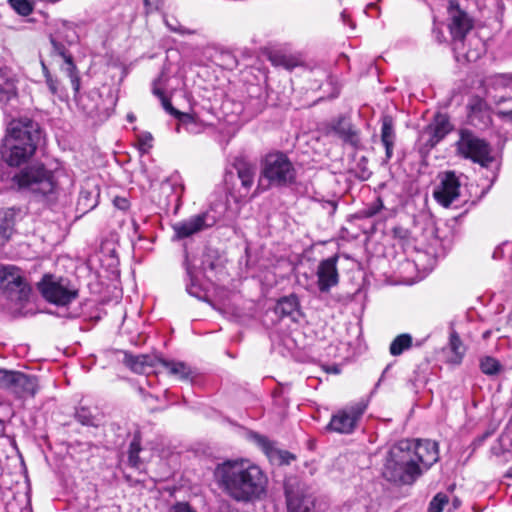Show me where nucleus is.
<instances>
[{
  "label": "nucleus",
  "instance_id": "nucleus-1",
  "mask_svg": "<svg viewBox=\"0 0 512 512\" xmlns=\"http://www.w3.org/2000/svg\"><path fill=\"white\" fill-rule=\"evenodd\" d=\"M45 144L46 131L38 121L29 116L12 118L0 140V184L10 192L52 204L59 190L56 171L33 160Z\"/></svg>",
  "mask_w": 512,
  "mask_h": 512
},
{
  "label": "nucleus",
  "instance_id": "nucleus-2",
  "mask_svg": "<svg viewBox=\"0 0 512 512\" xmlns=\"http://www.w3.org/2000/svg\"><path fill=\"white\" fill-rule=\"evenodd\" d=\"M218 486L236 502L250 504L267 495L268 478L264 471L248 461L226 460L214 471Z\"/></svg>",
  "mask_w": 512,
  "mask_h": 512
},
{
  "label": "nucleus",
  "instance_id": "nucleus-3",
  "mask_svg": "<svg viewBox=\"0 0 512 512\" xmlns=\"http://www.w3.org/2000/svg\"><path fill=\"white\" fill-rule=\"evenodd\" d=\"M0 287L5 299L3 309L13 317H26L35 312L29 308L32 288L19 270L12 265L0 268Z\"/></svg>",
  "mask_w": 512,
  "mask_h": 512
},
{
  "label": "nucleus",
  "instance_id": "nucleus-4",
  "mask_svg": "<svg viewBox=\"0 0 512 512\" xmlns=\"http://www.w3.org/2000/svg\"><path fill=\"white\" fill-rule=\"evenodd\" d=\"M409 445L408 439H403L389 449L381 472L387 482L410 486L423 474L421 466L410 456Z\"/></svg>",
  "mask_w": 512,
  "mask_h": 512
},
{
  "label": "nucleus",
  "instance_id": "nucleus-5",
  "mask_svg": "<svg viewBox=\"0 0 512 512\" xmlns=\"http://www.w3.org/2000/svg\"><path fill=\"white\" fill-rule=\"evenodd\" d=\"M37 289L47 302L66 308L63 312L48 311L49 314L67 319L80 316L79 310L71 311L68 308V305L79 297V289L69 278L50 273L44 274L37 283Z\"/></svg>",
  "mask_w": 512,
  "mask_h": 512
},
{
  "label": "nucleus",
  "instance_id": "nucleus-6",
  "mask_svg": "<svg viewBox=\"0 0 512 512\" xmlns=\"http://www.w3.org/2000/svg\"><path fill=\"white\" fill-rule=\"evenodd\" d=\"M268 187L287 188L297 182V170L288 155L280 150L265 154L260 160L259 182Z\"/></svg>",
  "mask_w": 512,
  "mask_h": 512
},
{
  "label": "nucleus",
  "instance_id": "nucleus-7",
  "mask_svg": "<svg viewBox=\"0 0 512 512\" xmlns=\"http://www.w3.org/2000/svg\"><path fill=\"white\" fill-rule=\"evenodd\" d=\"M455 145L458 155L482 167H488L494 161L489 143L468 129L460 130Z\"/></svg>",
  "mask_w": 512,
  "mask_h": 512
},
{
  "label": "nucleus",
  "instance_id": "nucleus-8",
  "mask_svg": "<svg viewBox=\"0 0 512 512\" xmlns=\"http://www.w3.org/2000/svg\"><path fill=\"white\" fill-rule=\"evenodd\" d=\"M79 40L78 34H50L53 52L63 58L64 64L61 69L70 78L72 88L76 91V94L80 86V77L69 47L77 44Z\"/></svg>",
  "mask_w": 512,
  "mask_h": 512
},
{
  "label": "nucleus",
  "instance_id": "nucleus-9",
  "mask_svg": "<svg viewBox=\"0 0 512 512\" xmlns=\"http://www.w3.org/2000/svg\"><path fill=\"white\" fill-rule=\"evenodd\" d=\"M220 215L214 210L213 207L193 215L188 219L172 224L174 235L173 241H179L193 236L201 231L213 227L219 221Z\"/></svg>",
  "mask_w": 512,
  "mask_h": 512
},
{
  "label": "nucleus",
  "instance_id": "nucleus-10",
  "mask_svg": "<svg viewBox=\"0 0 512 512\" xmlns=\"http://www.w3.org/2000/svg\"><path fill=\"white\" fill-rule=\"evenodd\" d=\"M451 49L457 62H475L485 51L478 34H450Z\"/></svg>",
  "mask_w": 512,
  "mask_h": 512
},
{
  "label": "nucleus",
  "instance_id": "nucleus-11",
  "mask_svg": "<svg viewBox=\"0 0 512 512\" xmlns=\"http://www.w3.org/2000/svg\"><path fill=\"white\" fill-rule=\"evenodd\" d=\"M366 408L367 405L361 401L337 411L332 415L326 430L339 434L353 433Z\"/></svg>",
  "mask_w": 512,
  "mask_h": 512
},
{
  "label": "nucleus",
  "instance_id": "nucleus-12",
  "mask_svg": "<svg viewBox=\"0 0 512 512\" xmlns=\"http://www.w3.org/2000/svg\"><path fill=\"white\" fill-rule=\"evenodd\" d=\"M453 129L454 126L450 122V117L445 113L437 112L421 134V150L430 151L453 131Z\"/></svg>",
  "mask_w": 512,
  "mask_h": 512
},
{
  "label": "nucleus",
  "instance_id": "nucleus-13",
  "mask_svg": "<svg viewBox=\"0 0 512 512\" xmlns=\"http://www.w3.org/2000/svg\"><path fill=\"white\" fill-rule=\"evenodd\" d=\"M27 217L20 206L0 209V247L4 248L14 236L19 234V226Z\"/></svg>",
  "mask_w": 512,
  "mask_h": 512
},
{
  "label": "nucleus",
  "instance_id": "nucleus-14",
  "mask_svg": "<svg viewBox=\"0 0 512 512\" xmlns=\"http://www.w3.org/2000/svg\"><path fill=\"white\" fill-rule=\"evenodd\" d=\"M409 452L412 460L427 471L439 460V446L430 439L409 440Z\"/></svg>",
  "mask_w": 512,
  "mask_h": 512
},
{
  "label": "nucleus",
  "instance_id": "nucleus-15",
  "mask_svg": "<svg viewBox=\"0 0 512 512\" xmlns=\"http://www.w3.org/2000/svg\"><path fill=\"white\" fill-rule=\"evenodd\" d=\"M460 181L454 171H446L440 176V183L433 191L434 199L448 208L460 196Z\"/></svg>",
  "mask_w": 512,
  "mask_h": 512
},
{
  "label": "nucleus",
  "instance_id": "nucleus-16",
  "mask_svg": "<svg viewBox=\"0 0 512 512\" xmlns=\"http://www.w3.org/2000/svg\"><path fill=\"white\" fill-rule=\"evenodd\" d=\"M447 22L450 32H470L474 28L475 19L458 0H449Z\"/></svg>",
  "mask_w": 512,
  "mask_h": 512
},
{
  "label": "nucleus",
  "instance_id": "nucleus-17",
  "mask_svg": "<svg viewBox=\"0 0 512 512\" xmlns=\"http://www.w3.org/2000/svg\"><path fill=\"white\" fill-rule=\"evenodd\" d=\"M339 256L334 254L319 262L317 267V286L320 292L327 293L339 283L337 263Z\"/></svg>",
  "mask_w": 512,
  "mask_h": 512
},
{
  "label": "nucleus",
  "instance_id": "nucleus-18",
  "mask_svg": "<svg viewBox=\"0 0 512 512\" xmlns=\"http://www.w3.org/2000/svg\"><path fill=\"white\" fill-rule=\"evenodd\" d=\"M327 131L328 133H334L345 144H349L355 149L362 148L359 132L345 115H339L332 119L327 125Z\"/></svg>",
  "mask_w": 512,
  "mask_h": 512
},
{
  "label": "nucleus",
  "instance_id": "nucleus-19",
  "mask_svg": "<svg viewBox=\"0 0 512 512\" xmlns=\"http://www.w3.org/2000/svg\"><path fill=\"white\" fill-rule=\"evenodd\" d=\"M100 187L96 180L85 179L81 184L76 203V211L83 216L95 209L99 204Z\"/></svg>",
  "mask_w": 512,
  "mask_h": 512
},
{
  "label": "nucleus",
  "instance_id": "nucleus-20",
  "mask_svg": "<svg viewBox=\"0 0 512 512\" xmlns=\"http://www.w3.org/2000/svg\"><path fill=\"white\" fill-rule=\"evenodd\" d=\"M247 96L243 103V111L247 117L260 114L267 105V90L260 84H249L246 88Z\"/></svg>",
  "mask_w": 512,
  "mask_h": 512
},
{
  "label": "nucleus",
  "instance_id": "nucleus-21",
  "mask_svg": "<svg viewBox=\"0 0 512 512\" xmlns=\"http://www.w3.org/2000/svg\"><path fill=\"white\" fill-rule=\"evenodd\" d=\"M8 392L17 398L34 397L38 391V378L34 375L14 371Z\"/></svg>",
  "mask_w": 512,
  "mask_h": 512
},
{
  "label": "nucleus",
  "instance_id": "nucleus-22",
  "mask_svg": "<svg viewBox=\"0 0 512 512\" xmlns=\"http://www.w3.org/2000/svg\"><path fill=\"white\" fill-rule=\"evenodd\" d=\"M381 144L385 149V157L382 164H387L393 157L394 147L396 143L395 122L391 115L384 114L381 116Z\"/></svg>",
  "mask_w": 512,
  "mask_h": 512
},
{
  "label": "nucleus",
  "instance_id": "nucleus-23",
  "mask_svg": "<svg viewBox=\"0 0 512 512\" xmlns=\"http://www.w3.org/2000/svg\"><path fill=\"white\" fill-rule=\"evenodd\" d=\"M273 313L279 319L290 318L293 322H298L303 316L300 309V301L295 293L279 298L273 308Z\"/></svg>",
  "mask_w": 512,
  "mask_h": 512
},
{
  "label": "nucleus",
  "instance_id": "nucleus-24",
  "mask_svg": "<svg viewBox=\"0 0 512 512\" xmlns=\"http://www.w3.org/2000/svg\"><path fill=\"white\" fill-rule=\"evenodd\" d=\"M468 117L474 126L486 128L492 123L486 101L478 96L473 97L468 104Z\"/></svg>",
  "mask_w": 512,
  "mask_h": 512
},
{
  "label": "nucleus",
  "instance_id": "nucleus-25",
  "mask_svg": "<svg viewBox=\"0 0 512 512\" xmlns=\"http://www.w3.org/2000/svg\"><path fill=\"white\" fill-rule=\"evenodd\" d=\"M284 493L288 512H311L313 503L302 493L295 491L290 482H285Z\"/></svg>",
  "mask_w": 512,
  "mask_h": 512
},
{
  "label": "nucleus",
  "instance_id": "nucleus-26",
  "mask_svg": "<svg viewBox=\"0 0 512 512\" xmlns=\"http://www.w3.org/2000/svg\"><path fill=\"white\" fill-rule=\"evenodd\" d=\"M183 267L185 268L186 276L188 278V282L186 283V292L200 301L208 302V298L204 293L202 286L198 283V279L194 273L195 267L189 262V254L186 246L184 248Z\"/></svg>",
  "mask_w": 512,
  "mask_h": 512
},
{
  "label": "nucleus",
  "instance_id": "nucleus-27",
  "mask_svg": "<svg viewBox=\"0 0 512 512\" xmlns=\"http://www.w3.org/2000/svg\"><path fill=\"white\" fill-rule=\"evenodd\" d=\"M17 102L18 89L16 81L8 77L3 70L0 69V104L14 108Z\"/></svg>",
  "mask_w": 512,
  "mask_h": 512
},
{
  "label": "nucleus",
  "instance_id": "nucleus-28",
  "mask_svg": "<svg viewBox=\"0 0 512 512\" xmlns=\"http://www.w3.org/2000/svg\"><path fill=\"white\" fill-rule=\"evenodd\" d=\"M232 167L237 173V177L241 182V187L247 193L254 184L255 166L243 157H236Z\"/></svg>",
  "mask_w": 512,
  "mask_h": 512
},
{
  "label": "nucleus",
  "instance_id": "nucleus-29",
  "mask_svg": "<svg viewBox=\"0 0 512 512\" xmlns=\"http://www.w3.org/2000/svg\"><path fill=\"white\" fill-rule=\"evenodd\" d=\"M264 55L275 67L279 66L287 70H293L299 64L297 57L287 54L282 49L265 48Z\"/></svg>",
  "mask_w": 512,
  "mask_h": 512
},
{
  "label": "nucleus",
  "instance_id": "nucleus-30",
  "mask_svg": "<svg viewBox=\"0 0 512 512\" xmlns=\"http://www.w3.org/2000/svg\"><path fill=\"white\" fill-rule=\"evenodd\" d=\"M74 91V100L78 107H80L83 112L88 115H92L99 111L98 100L100 98V93L97 90H92L88 93H81L80 87L78 88V93Z\"/></svg>",
  "mask_w": 512,
  "mask_h": 512
},
{
  "label": "nucleus",
  "instance_id": "nucleus-31",
  "mask_svg": "<svg viewBox=\"0 0 512 512\" xmlns=\"http://www.w3.org/2000/svg\"><path fill=\"white\" fill-rule=\"evenodd\" d=\"M160 363L168 370L169 374L177 376L180 380H191L197 376L195 369L182 361L160 359Z\"/></svg>",
  "mask_w": 512,
  "mask_h": 512
},
{
  "label": "nucleus",
  "instance_id": "nucleus-32",
  "mask_svg": "<svg viewBox=\"0 0 512 512\" xmlns=\"http://www.w3.org/2000/svg\"><path fill=\"white\" fill-rule=\"evenodd\" d=\"M480 371L488 377H496L504 371V366L492 356H482L479 359Z\"/></svg>",
  "mask_w": 512,
  "mask_h": 512
},
{
  "label": "nucleus",
  "instance_id": "nucleus-33",
  "mask_svg": "<svg viewBox=\"0 0 512 512\" xmlns=\"http://www.w3.org/2000/svg\"><path fill=\"white\" fill-rule=\"evenodd\" d=\"M413 345V338L409 333L396 336L390 344L389 352L392 356H399Z\"/></svg>",
  "mask_w": 512,
  "mask_h": 512
},
{
  "label": "nucleus",
  "instance_id": "nucleus-34",
  "mask_svg": "<svg viewBox=\"0 0 512 512\" xmlns=\"http://www.w3.org/2000/svg\"><path fill=\"white\" fill-rule=\"evenodd\" d=\"M177 120H178L177 131H179L180 128H183L188 133L198 134L203 130V125L200 123V121L194 115L183 112Z\"/></svg>",
  "mask_w": 512,
  "mask_h": 512
},
{
  "label": "nucleus",
  "instance_id": "nucleus-35",
  "mask_svg": "<svg viewBox=\"0 0 512 512\" xmlns=\"http://www.w3.org/2000/svg\"><path fill=\"white\" fill-rule=\"evenodd\" d=\"M141 441H142L141 432L136 431L133 434V438L129 444V450H128V462H129V465L133 468H138L141 463L140 457H139V453L142 450Z\"/></svg>",
  "mask_w": 512,
  "mask_h": 512
},
{
  "label": "nucleus",
  "instance_id": "nucleus-36",
  "mask_svg": "<svg viewBox=\"0 0 512 512\" xmlns=\"http://www.w3.org/2000/svg\"><path fill=\"white\" fill-rule=\"evenodd\" d=\"M248 438L260 447L269 458L273 457V452L276 447L274 446V442L267 436L255 431H249Z\"/></svg>",
  "mask_w": 512,
  "mask_h": 512
},
{
  "label": "nucleus",
  "instance_id": "nucleus-37",
  "mask_svg": "<svg viewBox=\"0 0 512 512\" xmlns=\"http://www.w3.org/2000/svg\"><path fill=\"white\" fill-rule=\"evenodd\" d=\"M219 257L217 251L206 249L202 255L200 270L207 277L208 272H213L218 267Z\"/></svg>",
  "mask_w": 512,
  "mask_h": 512
},
{
  "label": "nucleus",
  "instance_id": "nucleus-38",
  "mask_svg": "<svg viewBox=\"0 0 512 512\" xmlns=\"http://www.w3.org/2000/svg\"><path fill=\"white\" fill-rule=\"evenodd\" d=\"M384 208L383 201L377 197L373 202L367 204L354 214L356 219H369L376 216Z\"/></svg>",
  "mask_w": 512,
  "mask_h": 512
},
{
  "label": "nucleus",
  "instance_id": "nucleus-39",
  "mask_svg": "<svg viewBox=\"0 0 512 512\" xmlns=\"http://www.w3.org/2000/svg\"><path fill=\"white\" fill-rule=\"evenodd\" d=\"M449 346L455 356L453 362L457 364L461 363L465 353V348L463 347L462 340L456 331H452L450 334Z\"/></svg>",
  "mask_w": 512,
  "mask_h": 512
},
{
  "label": "nucleus",
  "instance_id": "nucleus-40",
  "mask_svg": "<svg viewBox=\"0 0 512 512\" xmlns=\"http://www.w3.org/2000/svg\"><path fill=\"white\" fill-rule=\"evenodd\" d=\"M10 8L21 16H28L34 9V3L30 0H7Z\"/></svg>",
  "mask_w": 512,
  "mask_h": 512
},
{
  "label": "nucleus",
  "instance_id": "nucleus-41",
  "mask_svg": "<svg viewBox=\"0 0 512 512\" xmlns=\"http://www.w3.org/2000/svg\"><path fill=\"white\" fill-rule=\"evenodd\" d=\"M495 103L498 106L497 114L504 119L512 120V96H502L495 100Z\"/></svg>",
  "mask_w": 512,
  "mask_h": 512
},
{
  "label": "nucleus",
  "instance_id": "nucleus-42",
  "mask_svg": "<svg viewBox=\"0 0 512 512\" xmlns=\"http://www.w3.org/2000/svg\"><path fill=\"white\" fill-rule=\"evenodd\" d=\"M74 417L77 422L84 426H96L95 417L88 407L81 406L76 408Z\"/></svg>",
  "mask_w": 512,
  "mask_h": 512
},
{
  "label": "nucleus",
  "instance_id": "nucleus-43",
  "mask_svg": "<svg viewBox=\"0 0 512 512\" xmlns=\"http://www.w3.org/2000/svg\"><path fill=\"white\" fill-rule=\"evenodd\" d=\"M448 502V495L444 492H438L429 502L427 512H442Z\"/></svg>",
  "mask_w": 512,
  "mask_h": 512
},
{
  "label": "nucleus",
  "instance_id": "nucleus-44",
  "mask_svg": "<svg viewBox=\"0 0 512 512\" xmlns=\"http://www.w3.org/2000/svg\"><path fill=\"white\" fill-rule=\"evenodd\" d=\"M123 355L124 357L122 359V362L125 364V366H127L135 373H143L139 355H133L132 353L127 351H124Z\"/></svg>",
  "mask_w": 512,
  "mask_h": 512
},
{
  "label": "nucleus",
  "instance_id": "nucleus-45",
  "mask_svg": "<svg viewBox=\"0 0 512 512\" xmlns=\"http://www.w3.org/2000/svg\"><path fill=\"white\" fill-rule=\"evenodd\" d=\"M113 14H115V16L122 17L121 25L116 26L115 27L116 29H120V30L130 29L129 25L133 19V11H132L131 7H125V8H123V10L121 12L118 11L117 9H114Z\"/></svg>",
  "mask_w": 512,
  "mask_h": 512
},
{
  "label": "nucleus",
  "instance_id": "nucleus-46",
  "mask_svg": "<svg viewBox=\"0 0 512 512\" xmlns=\"http://www.w3.org/2000/svg\"><path fill=\"white\" fill-rule=\"evenodd\" d=\"M138 148L141 153H147L153 147V136L150 132H142L137 136Z\"/></svg>",
  "mask_w": 512,
  "mask_h": 512
},
{
  "label": "nucleus",
  "instance_id": "nucleus-47",
  "mask_svg": "<svg viewBox=\"0 0 512 512\" xmlns=\"http://www.w3.org/2000/svg\"><path fill=\"white\" fill-rule=\"evenodd\" d=\"M271 459H277L280 465H289L296 460V456L287 450L275 448Z\"/></svg>",
  "mask_w": 512,
  "mask_h": 512
},
{
  "label": "nucleus",
  "instance_id": "nucleus-48",
  "mask_svg": "<svg viewBox=\"0 0 512 512\" xmlns=\"http://www.w3.org/2000/svg\"><path fill=\"white\" fill-rule=\"evenodd\" d=\"M45 81L51 94L57 95L58 97L62 98L63 89L61 87L59 80L57 78H54L52 75H48V77L45 78Z\"/></svg>",
  "mask_w": 512,
  "mask_h": 512
},
{
  "label": "nucleus",
  "instance_id": "nucleus-49",
  "mask_svg": "<svg viewBox=\"0 0 512 512\" xmlns=\"http://www.w3.org/2000/svg\"><path fill=\"white\" fill-rule=\"evenodd\" d=\"M493 434V430H487L481 435L474 438V440L469 445V448L471 449L470 455L471 456L478 448H480L486 440L491 437Z\"/></svg>",
  "mask_w": 512,
  "mask_h": 512
},
{
  "label": "nucleus",
  "instance_id": "nucleus-50",
  "mask_svg": "<svg viewBox=\"0 0 512 512\" xmlns=\"http://www.w3.org/2000/svg\"><path fill=\"white\" fill-rule=\"evenodd\" d=\"M367 164L368 159L365 156L360 157L356 164L357 169L359 170L358 177L362 180H367L372 174V172L368 169Z\"/></svg>",
  "mask_w": 512,
  "mask_h": 512
},
{
  "label": "nucleus",
  "instance_id": "nucleus-51",
  "mask_svg": "<svg viewBox=\"0 0 512 512\" xmlns=\"http://www.w3.org/2000/svg\"><path fill=\"white\" fill-rule=\"evenodd\" d=\"M499 440L502 443V448L504 449L506 454L512 456V430L508 432H503L499 436Z\"/></svg>",
  "mask_w": 512,
  "mask_h": 512
},
{
  "label": "nucleus",
  "instance_id": "nucleus-52",
  "mask_svg": "<svg viewBox=\"0 0 512 512\" xmlns=\"http://www.w3.org/2000/svg\"><path fill=\"white\" fill-rule=\"evenodd\" d=\"M14 370L0 368V389L8 390Z\"/></svg>",
  "mask_w": 512,
  "mask_h": 512
},
{
  "label": "nucleus",
  "instance_id": "nucleus-53",
  "mask_svg": "<svg viewBox=\"0 0 512 512\" xmlns=\"http://www.w3.org/2000/svg\"><path fill=\"white\" fill-rule=\"evenodd\" d=\"M161 102H162V106H163L164 110L167 113H169L170 115L174 116L176 119H178L180 117V115L183 113L173 107V105L168 97H163Z\"/></svg>",
  "mask_w": 512,
  "mask_h": 512
},
{
  "label": "nucleus",
  "instance_id": "nucleus-54",
  "mask_svg": "<svg viewBox=\"0 0 512 512\" xmlns=\"http://www.w3.org/2000/svg\"><path fill=\"white\" fill-rule=\"evenodd\" d=\"M392 235L396 239L405 241L409 239L410 231L402 226H395L392 229Z\"/></svg>",
  "mask_w": 512,
  "mask_h": 512
},
{
  "label": "nucleus",
  "instance_id": "nucleus-55",
  "mask_svg": "<svg viewBox=\"0 0 512 512\" xmlns=\"http://www.w3.org/2000/svg\"><path fill=\"white\" fill-rule=\"evenodd\" d=\"M415 376L409 379V383L417 392V389L426 384L425 376H421L417 371H414Z\"/></svg>",
  "mask_w": 512,
  "mask_h": 512
},
{
  "label": "nucleus",
  "instance_id": "nucleus-56",
  "mask_svg": "<svg viewBox=\"0 0 512 512\" xmlns=\"http://www.w3.org/2000/svg\"><path fill=\"white\" fill-rule=\"evenodd\" d=\"M113 204L117 209L122 210V211H126L130 206L129 200L126 197H120V196H116L113 199Z\"/></svg>",
  "mask_w": 512,
  "mask_h": 512
},
{
  "label": "nucleus",
  "instance_id": "nucleus-57",
  "mask_svg": "<svg viewBox=\"0 0 512 512\" xmlns=\"http://www.w3.org/2000/svg\"><path fill=\"white\" fill-rule=\"evenodd\" d=\"M172 512H197L187 502H180L173 506Z\"/></svg>",
  "mask_w": 512,
  "mask_h": 512
},
{
  "label": "nucleus",
  "instance_id": "nucleus-58",
  "mask_svg": "<svg viewBox=\"0 0 512 512\" xmlns=\"http://www.w3.org/2000/svg\"><path fill=\"white\" fill-rule=\"evenodd\" d=\"M495 78L499 79L504 86L512 88V73L497 74Z\"/></svg>",
  "mask_w": 512,
  "mask_h": 512
},
{
  "label": "nucleus",
  "instance_id": "nucleus-59",
  "mask_svg": "<svg viewBox=\"0 0 512 512\" xmlns=\"http://www.w3.org/2000/svg\"><path fill=\"white\" fill-rule=\"evenodd\" d=\"M490 452L496 456V457H501V456H505L507 455L506 452L504 451V449L502 448V443L500 442V440L498 439L497 440V443L492 445L491 448H490Z\"/></svg>",
  "mask_w": 512,
  "mask_h": 512
},
{
  "label": "nucleus",
  "instance_id": "nucleus-60",
  "mask_svg": "<svg viewBox=\"0 0 512 512\" xmlns=\"http://www.w3.org/2000/svg\"><path fill=\"white\" fill-rule=\"evenodd\" d=\"M140 363H141V366H142V369H143V373L145 372V368L146 367H152L154 366V362H153V359L151 356L147 355V354H140Z\"/></svg>",
  "mask_w": 512,
  "mask_h": 512
},
{
  "label": "nucleus",
  "instance_id": "nucleus-61",
  "mask_svg": "<svg viewBox=\"0 0 512 512\" xmlns=\"http://www.w3.org/2000/svg\"><path fill=\"white\" fill-rule=\"evenodd\" d=\"M273 397L276 399V401H278L279 405H281V406L288 405V400L284 397L282 389H275L273 391Z\"/></svg>",
  "mask_w": 512,
  "mask_h": 512
},
{
  "label": "nucleus",
  "instance_id": "nucleus-62",
  "mask_svg": "<svg viewBox=\"0 0 512 512\" xmlns=\"http://www.w3.org/2000/svg\"><path fill=\"white\" fill-rule=\"evenodd\" d=\"M508 244V242H503L502 244L497 246L493 251L492 258L495 260L502 259L504 257V247L507 246Z\"/></svg>",
  "mask_w": 512,
  "mask_h": 512
},
{
  "label": "nucleus",
  "instance_id": "nucleus-63",
  "mask_svg": "<svg viewBox=\"0 0 512 512\" xmlns=\"http://www.w3.org/2000/svg\"><path fill=\"white\" fill-rule=\"evenodd\" d=\"M340 19L344 25L347 24L349 29L354 30L356 28V23L350 19V16L345 11L340 14Z\"/></svg>",
  "mask_w": 512,
  "mask_h": 512
},
{
  "label": "nucleus",
  "instance_id": "nucleus-64",
  "mask_svg": "<svg viewBox=\"0 0 512 512\" xmlns=\"http://www.w3.org/2000/svg\"><path fill=\"white\" fill-rule=\"evenodd\" d=\"M337 206H338V204L335 200H328L325 202L324 207H327L328 209H330L329 215L332 216L335 214V212L337 210Z\"/></svg>",
  "mask_w": 512,
  "mask_h": 512
}]
</instances>
